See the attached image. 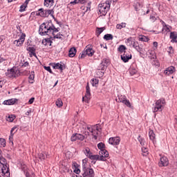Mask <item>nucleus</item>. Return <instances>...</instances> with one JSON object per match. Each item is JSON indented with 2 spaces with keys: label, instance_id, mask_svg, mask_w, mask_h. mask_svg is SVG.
<instances>
[{
  "label": "nucleus",
  "instance_id": "nucleus-1",
  "mask_svg": "<svg viewBox=\"0 0 177 177\" xmlns=\"http://www.w3.org/2000/svg\"><path fill=\"white\" fill-rule=\"evenodd\" d=\"M0 174L4 177L10 176L9 165L3 156H2V151L0 149Z\"/></svg>",
  "mask_w": 177,
  "mask_h": 177
},
{
  "label": "nucleus",
  "instance_id": "nucleus-2",
  "mask_svg": "<svg viewBox=\"0 0 177 177\" xmlns=\"http://www.w3.org/2000/svg\"><path fill=\"white\" fill-rule=\"evenodd\" d=\"M164 106H165V99L160 98V100H156L153 108V113L162 111V107H164Z\"/></svg>",
  "mask_w": 177,
  "mask_h": 177
},
{
  "label": "nucleus",
  "instance_id": "nucleus-3",
  "mask_svg": "<svg viewBox=\"0 0 177 177\" xmlns=\"http://www.w3.org/2000/svg\"><path fill=\"white\" fill-rule=\"evenodd\" d=\"M6 75L8 78H17V77L20 75V71L17 69L16 67H12L11 69L7 71Z\"/></svg>",
  "mask_w": 177,
  "mask_h": 177
},
{
  "label": "nucleus",
  "instance_id": "nucleus-4",
  "mask_svg": "<svg viewBox=\"0 0 177 177\" xmlns=\"http://www.w3.org/2000/svg\"><path fill=\"white\" fill-rule=\"evenodd\" d=\"M50 30L52 28L46 27V23H43L39 26V34L41 36L48 35V33L50 32Z\"/></svg>",
  "mask_w": 177,
  "mask_h": 177
},
{
  "label": "nucleus",
  "instance_id": "nucleus-5",
  "mask_svg": "<svg viewBox=\"0 0 177 177\" xmlns=\"http://www.w3.org/2000/svg\"><path fill=\"white\" fill-rule=\"evenodd\" d=\"M99 12L102 16H106L107 15V11L110 10V6L107 3H100L98 5Z\"/></svg>",
  "mask_w": 177,
  "mask_h": 177
},
{
  "label": "nucleus",
  "instance_id": "nucleus-6",
  "mask_svg": "<svg viewBox=\"0 0 177 177\" xmlns=\"http://www.w3.org/2000/svg\"><path fill=\"white\" fill-rule=\"evenodd\" d=\"M115 101L118 102V103H123V104H125L127 107H131V102L129 100H127L125 95H118Z\"/></svg>",
  "mask_w": 177,
  "mask_h": 177
},
{
  "label": "nucleus",
  "instance_id": "nucleus-7",
  "mask_svg": "<svg viewBox=\"0 0 177 177\" xmlns=\"http://www.w3.org/2000/svg\"><path fill=\"white\" fill-rule=\"evenodd\" d=\"M110 64V59L109 58H104L102 62L98 66V70H102V71H105L107 66Z\"/></svg>",
  "mask_w": 177,
  "mask_h": 177
},
{
  "label": "nucleus",
  "instance_id": "nucleus-8",
  "mask_svg": "<svg viewBox=\"0 0 177 177\" xmlns=\"http://www.w3.org/2000/svg\"><path fill=\"white\" fill-rule=\"evenodd\" d=\"M120 59L124 63H128L132 59V54L129 51H126L120 55Z\"/></svg>",
  "mask_w": 177,
  "mask_h": 177
},
{
  "label": "nucleus",
  "instance_id": "nucleus-9",
  "mask_svg": "<svg viewBox=\"0 0 177 177\" xmlns=\"http://www.w3.org/2000/svg\"><path fill=\"white\" fill-rule=\"evenodd\" d=\"M91 99V87H89V82H87L86 86V95L82 97V101L88 103V100Z\"/></svg>",
  "mask_w": 177,
  "mask_h": 177
},
{
  "label": "nucleus",
  "instance_id": "nucleus-10",
  "mask_svg": "<svg viewBox=\"0 0 177 177\" xmlns=\"http://www.w3.org/2000/svg\"><path fill=\"white\" fill-rule=\"evenodd\" d=\"M86 137L81 133H75L71 137V142H75L77 140H84Z\"/></svg>",
  "mask_w": 177,
  "mask_h": 177
},
{
  "label": "nucleus",
  "instance_id": "nucleus-11",
  "mask_svg": "<svg viewBox=\"0 0 177 177\" xmlns=\"http://www.w3.org/2000/svg\"><path fill=\"white\" fill-rule=\"evenodd\" d=\"M82 177H95V171L92 168H87L83 170Z\"/></svg>",
  "mask_w": 177,
  "mask_h": 177
},
{
  "label": "nucleus",
  "instance_id": "nucleus-12",
  "mask_svg": "<svg viewBox=\"0 0 177 177\" xmlns=\"http://www.w3.org/2000/svg\"><path fill=\"white\" fill-rule=\"evenodd\" d=\"M121 142V139L120 137H112L109 140V145H112V146H118L120 142Z\"/></svg>",
  "mask_w": 177,
  "mask_h": 177
},
{
  "label": "nucleus",
  "instance_id": "nucleus-13",
  "mask_svg": "<svg viewBox=\"0 0 177 177\" xmlns=\"http://www.w3.org/2000/svg\"><path fill=\"white\" fill-rule=\"evenodd\" d=\"M26 39V34L23 33L19 39L14 41V45L16 46H21L23 44H24V41Z\"/></svg>",
  "mask_w": 177,
  "mask_h": 177
},
{
  "label": "nucleus",
  "instance_id": "nucleus-14",
  "mask_svg": "<svg viewBox=\"0 0 177 177\" xmlns=\"http://www.w3.org/2000/svg\"><path fill=\"white\" fill-rule=\"evenodd\" d=\"M51 66L54 69L60 70L61 73H63V70L66 68V65H64V64H62L60 63H52Z\"/></svg>",
  "mask_w": 177,
  "mask_h": 177
},
{
  "label": "nucleus",
  "instance_id": "nucleus-15",
  "mask_svg": "<svg viewBox=\"0 0 177 177\" xmlns=\"http://www.w3.org/2000/svg\"><path fill=\"white\" fill-rule=\"evenodd\" d=\"M169 164L168 160V158L166 156H162L160 159V162H158L159 167H167Z\"/></svg>",
  "mask_w": 177,
  "mask_h": 177
},
{
  "label": "nucleus",
  "instance_id": "nucleus-16",
  "mask_svg": "<svg viewBox=\"0 0 177 177\" xmlns=\"http://www.w3.org/2000/svg\"><path fill=\"white\" fill-rule=\"evenodd\" d=\"M84 50L86 51V53H87V56H89L90 57H92L95 54V50L92 48L91 45L86 46Z\"/></svg>",
  "mask_w": 177,
  "mask_h": 177
},
{
  "label": "nucleus",
  "instance_id": "nucleus-17",
  "mask_svg": "<svg viewBox=\"0 0 177 177\" xmlns=\"http://www.w3.org/2000/svg\"><path fill=\"white\" fill-rule=\"evenodd\" d=\"M176 71V68L175 66H171L168 68H167L165 71H164V74H165V75H171L173 73H174Z\"/></svg>",
  "mask_w": 177,
  "mask_h": 177
},
{
  "label": "nucleus",
  "instance_id": "nucleus-18",
  "mask_svg": "<svg viewBox=\"0 0 177 177\" xmlns=\"http://www.w3.org/2000/svg\"><path fill=\"white\" fill-rule=\"evenodd\" d=\"M169 38L171 40V42L172 44H177V32L176 31H173L170 32V36Z\"/></svg>",
  "mask_w": 177,
  "mask_h": 177
},
{
  "label": "nucleus",
  "instance_id": "nucleus-19",
  "mask_svg": "<svg viewBox=\"0 0 177 177\" xmlns=\"http://www.w3.org/2000/svg\"><path fill=\"white\" fill-rule=\"evenodd\" d=\"M17 99L16 98H12L10 100H6L3 102V104H5L6 106H13L16 102H17Z\"/></svg>",
  "mask_w": 177,
  "mask_h": 177
},
{
  "label": "nucleus",
  "instance_id": "nucleus-20",
  "mask_svg": "<svg viewBox=\"0 0 177 177\" xmlns=\"http://www.w3.org/2000/svg\"><path fill=\"white\" fill-rule=\"evenodd\" d=\"M76 53H77V48H75V47H72L69 50L68 56H69V57H74V56H75Z\"/></svg>",
  "mask_w": 177,
  "mask_h": 177
},
{
  "label": "nucleus",
  "instance_id": "nucleus-21",
  "mask_svg": "<svg viewBox=\"0 0 177 177\" xmlns=\"http://www.w3.org/2000/svg\"><path fill=\"white\" fill-rule=\"evenodd\" d=\"M149 136L150 140L154 143L156 142V133H154V131L153 130H150L149 132Z\"/></svg>",
  "mask_w": 177,
  "mask_h": 177
},
{
  "label": "nucleus",
  "instance_id": "nucleus-22",
  "mask_svg": "<svg viewBox=\"0 0 177 177\" xmlns=\"http://www.w3.org/2000/svg\"><path fill=\"white\" fill-rule=\"evenodd\" d=\"M26 50H28V52H30V57L31 55H32V56H35V57H37V54L35 53V49L34 47H27Z\"/></svg>",
  "mask_w": 177,
  "mask_h": 177
},
{
  "label": "nucleus",
  "instance_id": "nucleus-23",
  "mask_svg": "<svg viewBox=\"0 0 177 177\" xmlns=\"http://www.w3.org/2000/svg\"><path fill=\"white\" fill-rule=\"evenodd\" d=\"M17 129V127H14L11 129V131H10L9 140H10V143H11L12 146H13V135H14L13 131Z\"/></svg>",
  "mask_w": 177,
  "mask_h": 177
},
{
  "label": "nucleus",
  "instance_id": "nucleus-24",
  "mask_svg": "<svg viewBox=\"0 0 177 177\" xmlns=\"http://www.w3.org/2000/svg\"><path fill=\"white\" fill-rule=\"evenodd\" d=\"M36 16H40V17H46L45 14V10L44 8H39L36 13Z\"/></svg>",
  "mask_w": 177,
  "mask_h": 177
},
{
  "label": "nucleus",
  "instance_id": "nucleus-25",
  "mask_svg": "<svg viewBox=\"0 0 177 177\" xmlns=\"http://www.w3.org/2000/svg\"><path fill=\"white\" fill-rule=\"evenodd\" d=\"M42 44L44 45H45V46H46L48 45V44H50V46H52V44H53V41H52V39L49 37V38H46L44 39H43L42 41Z\"/></svg>",
  "mask_w": 177,
  "mask_h": 177
},
{
  "label": "nucleus",
  "instance_id": "nucleus-26",
  "mask_svg": "<svg viewBox=\"0 0 177 177\" xmlns=\"http://www.w3.org/2000/svg\"><path fill=\"white\" fill-rule=\"evenodd\" d=\"M126 50H127V47L124 45H120L118 48V52H120V54L125 53V52H127Z\"/></svg>",
  "mask_w": 177,
  "mask_h": 177
},
{
  "label": "nucleus",
  "instance_id": "nucleus-27",
  "mask_svg": "<svg viewBox=\"0 0 177 177\" xmlns=\"http://www.w3.org/2000/svg\"><path fill=\"white\" fill-rule=\"evenodd\" d=\"M84 153L88 158H91V156H92V152H91V149L89 147H86L85 150H84Z\"/></svg>",
  "mask_w": 177,
  "mask_h": 177
},
{
  "label": "nucleus",
  "instance_id": "nucleus-28",
  "mask_svg": "<svg viewBox=\"0 0 177 177\" xmlns=\"http://www.w3.org/2000/svg\"><path fill=\"white\" fill-rule=\"evenodd\" d=\"M38 158L40 161H44V160H46V158H48V155H46V153H40L38 154Z\"/></svg>",
  "mask_w": 177,
  "mask_h": 177
},
{
  "label": "nucleus",
  "instance_id": "nucleus-29",
  "mask_svg": "<svg viewBox=\"0 0 177 177\" xmlns=\"http://www.w3.org/2000/svg\"><path fill=\"white\" fill-rule=\"evenodd\" d=\"M106 30V28L102 27V28H96V35L97 37H99V35L102 34V32H104V30Z\"/></svg>",
  "mask_w": 177,
  "mask_h": 177
},
{
  "label": "nucleus",
  "instance_id": "nucleus-30",
  "mask_svg": "<svg viewBox=\"0 0 177 177\" xmlns=\"http://www.w3.org/2000/svg\"><path fill=\"white\" fill-rule=\"evenodd\" d=\"M100 156H104V157H109V151H107V150L106 149H102L101 151H100L99 153Z\"/></svg>",
  "mask_w": 177,
  "mask_h": 177
},
{
  "label": "nucleus",
  "instance_id": "nucleus-31",
  "mask_svg": "<svg viewBox=\"0 0 177 177\" xmlns=\"http://www.w3.org/2000/svg\"><path fill=\"white\" fill-rule=\"evenodd\" d=\"M46 17H49V15H55V10H45Z\"/></svg>",
  "mask_w": 177,
  "mask_h": 177
},
{
  "label": "nucleus",
  "instance_id": "nucleus-32",
  "mask_svg": "<svg viewBox=\"0 0 177 177\" xmlns=\"http://www.w3.org/2000/svg\"><path fill=\"white\" fill-rule=\"evenodd\" d=\"M91 133L93 134V138L96 140H97V135H99V133H97V131L95 129H91Z\"/></svg>",
  "mask_w": 177,
  "mask_h": 177
},
{
  "label": "nucleus",
  "instance_id": "nucleus-33",
  "mask_svg": "<svg viewBox=\"0 0 177 177\" xmlns=\"http://www.w3.org/2000/svg\"><path fill=\"white\" fill-rule=\"evenodd\" d=\"M113 38V35L111 34H106L104 36V39H105V41H111Z\"/></svg>",
  "mask_w": 177,
  "mask_h": 177
},
{
  "label": "nucleus",
  "instance_id": "nucleus-34",
  "mask_svg": "<svg viewBox=\"0 0 177 177\" xmlns=\"http://www.w3.org/2000/svg\"><path fill=\"white\" fill-rule=\"evenodd\" d=\"M139 40L142 41V42H149V37H146L145 35H141L139 37Z\"/></svg>",
  "mask_w": 177,
  "mask_h": 177
},
{
  "label": "nucleus",
  "instance_id": "nucleus-35",
  "mask_svg": "<svg viewBox=\"0 0 177 177\" xmlns=\"http://www.w3.org/2000/svg\"><path fill=\"white\" fill-rule=\"evenodd\" d=\"M140 8H142V5L139 2H136L134 4V9L136 12H139L140 10Z\"/></svg>",
  "mask_w": 177,
  "mask_h": 177
},
{
  "label": "nucleus",
  "instance_id": "nucleus-36",
  "mask_svg": "<svg viewBox=\"0 0 177 177\" xmlns=\"http://www.w3.org/2000/svg\"><path fill=\"white\" fill-rule=\"evenodd\" d=\"M138 73V69L134 67H131L129 69L130 75H135Z\"/></svg>",
  "mask_w": 177,
  "mask_h": 177
},
{
  "label": "nucleus",
  "instance_id": "nucleus-37",
  "mask_svg": "<svg viewBox=\"0 0 177 177\" xmlns=\"http://www.w3.org/2000/svg\"><path fill=\"white\" fill-rule=\"evenodd\" d=\"M125 27H127L126 23H121L116 25V28L118 30H121V28H125Z\"/></svg>",
  "mask_w": 177,
  "mask_h": 177
},
{
  "label": "nucleus",
  "instance_id": "nucleus-38",
  "mask_svg": "<svg viewBox=\"0 0 177 177\" xmlns=\"http://www.w3.org/2000/svg\"><path fill=\"white\" fill-rule=\"evenodd\" d=\"M138 140L140 142L141 146H145V145H146V140H145V138H140V135L138 136Z\"/></svg>",
  "mask_w": 177,
  "mask_h": 177
},
{
  "label": "nucleus",
  "instance_id": "nucleus-39",
  "mask_svg": "<svg viewBox=\"0 0 177 177\" xmlns=\"http://www.w3.org/2000/svg\"><path fill=\"white\" fill-rule=\"evenodd\" d=\"M86 56H88V54L86 53V51L84 50L79 55V59H85Z\"/></svg>",
  "mask_w": 177,
  "mask_h": 177
},
{
  "label": "nucleus",
  "instance_id": "nucleus-40",
  "mask_svg": "<svg viewBox=\"0 0 177 177\" xmlns=\"http://www.w3.org/2000/svg\"><path fill=\"white\" fill-rule=\"evenodd\" d=\"M97 147L100 151H102L104 150V149L106 148V145L103 142H100L97 144Z\"/></svg>",
  "mask_w": 177,
  "mask_h": 177
},
{
  "label": "nucleus",
  "instance_id": "nucleus-41",
  "mask_svg": "<svg viewBox=\"0 0 177 177\" xmlns=\"http://www.w3.org/2000/svg\"><path fill=\"white\" fill-rule=\"evenodd\" d=\"M142 156H144V157H146V156L149 154V151L147 150V148L145 147L142 148Z\"/></svg>",
  "mask_w": 177,
  "mask_h": 177
},
{
  "label": "nucleus",
  "instance_id": "nucleus-42",
  "mask_svg": "<svg viewBox=\"0 0 177 177\" xmlns=\"http://www.w3.org/2000/svg\"><path fill=\"white\" fill-rule=\"evenodd\" d=\"M0 146H1V147L6 146V140H5V138H0Z\"/></svg>",
  "mask_w": 177,
  "mask_h": 177
},
{
  "label": "nucleus",
  "instance_id": "nucleus-43",
  "mask_svg": "<svg viewBox=\"0 0 177 177\" xmlns=\"http://www.w3.org/2000/svg\"><path fill=\"white\" fill-rule=\"evenodd\" d=\"M56 106L57 107H62L63 106V102L62 101V99L59 98L57 99V100L56 101Z\"/></svg>",
  "mask_w": 177,
  "mask_h": 177
},
{
  "label": "nucleus",
  "instance_id": "nucleus-44",
  "mask_svg": "<svg viewBox=\"0 0 177 177\" xmlns=\"http://www.w3.org/2000/svg\"><path fill=\"white\" fill-rule=\"evenodd\" d=\"M15 118H16V116L14 115H9L7 118V121L9 122H13L15 121Z\"/></svg>",
  "mask_w": 177,
  "mask_h": 177
},
{
  "label": "nucleus",
  "instance_id": "nucleus-45",
  "mask_svg": "<svg viewBox=\"0 0 177 177\" xmlns=\"http://www.w3.org/2000/svg\"><path fill=\"white\" fill-rule=\"evenodd\" d=\"M55 3V0H44V6H49V3Z\"/></svg>",
  "mask_w": 177,
  "mask_h": 177
},
{
  "label": "nucleus",
  "instance_id": "nucleus-46",
  "mask_svg": "<svg viewBox=\"0 0 177 177\" xmlns=\"http://www.w3.org/2000/svg\"><path fill=\"white\" fill-rule=\"evenodd\" d=\"M91 84H92L93 86H97V84H99V80L92 79Z\"/></svg>",
  "mask_w": 177,
  "mask_h": 177
},
{
  "label": "nucleus",
  "instance_id": "nucleus-47",
  "mask_svg": "<svg viewBox=\"0 0 177 177\" xmlns=\"http://www.w3.org/2000/svg\"><path fill=\"white\" fill-rule=\"evenodd\" d=\"M63 35L60 32H58L55 36H54V38H56V39H61V41H63Z\"/></svg>",
  "mask_w": 177,
  "mask_h": 177
},
{
  "label": "nucleus",
  "instance_id": "nucleus-48",
  "mask_svg": "<svg viewBox=\"0 0 177 177\" xmlns=\"http://www.w3.org/2000/svg\"><path fill=\"white\" fill-rule=\"evenodd\" d=\"M131 45H133V48H134V49H136L139 46V42L131 41Z\"/></svg>",
  "mask_w": 177,
  "mask_h": 177
},
{
  "label": "nucleus",
  "instance_id": "nucleus-49",
  "mask_svg": "<svg viewBox=\"0 0 177 177\" xmlns=\"http://www.w3.org/2000/svg\"><path fill=\"white\" fill-rule=\"evenodd\" d=\"M136 50L139 52L140 55H142V52H143V48H142V45L138 44V46L136 48Z\"/></svg>",
  "mask_w": 177,
  "mask_h": 177
},
{
  "label": "nucleus",
  "instance_id": "nucleus-50",
  "mask_svg": "<svg viewBox=\"0 0 177 177\" xmlns=\"http://www.w3.org/2000/svg\"><path fill=\"white\" fill-rule=\"evenodd\" d=\"M26 177H35V174L34 173H30L28 171L25 172Z\"/></svg>",
  "mask_w": 177,
  "mask_h": 177
},
{
  "label": "nucleus",
  "instance_id": "nucleus-51",
  "mask_svg": "<svg viewBox=\"0 0 177 177\" xmlns=\"http://www.w3.org/2000/svg\"><path fill=\"white\" fill-rule=\"evenodd\" d=\"M94 129H96L97 132H100L102 131V127H100V124H97L94 126Z\"/></svg>",
  "mask_w": 177,
  "mask_h": 177
},
{
  "label": "nucleus",
  "instance_id": "nucleus-52",
  "mask_svg": "<svg viewBox=\"0 0 177 177\" xmlns=\"http://www.w3.org/2000/svg\"><path fill=\"white\" fill-rule=\"evenodd\" d=\"M90 160H99V155H93L91 154V156H90Z\"/></svg>",
  "mask_w": 177,
  "mask_h": 177
},
{
  "label": "nucleus",
  "instance_id": "nucleus-53",
  "mask_svg": "<svg viewBox=\"0 0 177 177\" xmlns=\"http://www.w3.org/2000/svg\"><path fill=\"white\" fill-rule=\"evenodd\" d=\"M27 8V6H25L24 4H22L19 8V12H26V8Z\"/></svg>",
  "mask_w": 177,
  "mask_h": 177
},
{
  "label": "nucleus",
  "instance_id": "nucleus-54",
  "mask_svg": "<svg viewBox=\"0 0 177 177\" xmlns=\"http://www.w3.org/2000/svg\"><path fill=\"white\" fill-rule=\"evenodd\" d=\"M106 158H107V157L100 155V156H99L98 161H106Z\"/></svg>",
  "mask_w": 177,
  "mask_h": 177
},
{
  "label": "nucleus",
  "instance_id": "nucleus-55",
  "mask_svg": "<svg viewBox=\"0 0 177 177\" xmlns=\"http://www.w3.org/2000/svg\"><path fill=\"white\" fill-rule=\"evenodd\" d=\"M35 77V73L34 71H32L28 78L29 80H32V81H33Z\"/></svg>",
  "mask_w": 177,
  "mask_h": 177
},
{
  "label": "nucleus",
  "instance_id": "nucleus-56",
  "mask_svg": "<svg viewBox=\"0 0 177 177\" xmlns=\"http://www.w3.org/2000/svg\"><path fill=\"white\" fill-rule=\"evenodd\" d=\"M44 70H46V71H48L50 74H53V71H52V69L50 68V66H44Z\"/></svg>",
  "mask_w": 177,
  "mask_h": 177
},
{
  "label": "nucleus",
  "instance_id": "nucleus-57",
  "mask_svg": "<svg viewBox=\"0 0 177 177\" xmlns=\"http://www.w3.org/2000/svg\"><path fill=\"white\" fill-rule=\"evenodd\" d=\"M174 52H175V50H174V47L169 46L168 48V53L169 55H172V54H174Z\"/></svg>",
  "mask_w": 177,
  "mask_h": 177
},
{
  "label": "nucleus",
  "instance_id": "nucleus-58",
  "mask_svg": "<svg viewBox=\"0 0 177 177\" xmlns=\"http://www.w3.org/2000/svg\"><path fill=\"white\" fill-rule=\"evenodd\" d=\"M149 55H151V56H149V57L153 60L154 59H157V56L156 55V53H149Z\"/></svg>",
  "mask_w": 177,
  "mask_h": 177
},
{
  "label": "nucleus",
  "instance_id": "nucleus-59",
  "mask_svg": "<svg viewBox=\"0 0 177 177\" xmlns=\"http://www.w3.org/2000/svg\"><path fill=\"white\" fill-rule=\"evenodd\" d=\"M97 74H100L101 77H103L104 75V71L100 70L99 68H97Z\"/></svg>",
  "mask_w": 177,
  "mask_h": 177
},
{
  "label": "nucleus",
  "instance_id": "nucleus-60",
  "mask_svg": "<svg viewBox=\"0 0 177 177\" xmlns=\"http://www.w3.org/2000/svg\"><path fill=\"white\" fill-rule=\"evenodd\" d=\"M75 169L73 171V172H75V174H76L77 175H79V174H81V170L80 169H77V166H75Z\"/></svg>",
  "mask_w": 177,
  "mask_h": 177
},
{
  "label": "nucleus",
  "instance_id": "nucleus-61",
  "mask_svg": "<svg viewBox=\"0 0 177 177\" xmlns=\"http://www.w3.org/2000/svg\"><path fill=\"white\" fill-rule=\"evenodd\" d=\"M88 167H86V162H82V171L87 169Z\"/></svg>",
  "mask_w": 177,
  "mask_h": 177
},
{
  "label": "nucleus",
  "instance_id": "nucleus-62",
  "mask_svg": "<svg viewBox=\"0 0 177 177\" xmlns=\"http://www.w3.org/2000/svg\"><path fill=\"white\" fill-rule=\"evenodd\" d=\"M21 168L22 171H24V174H26V169H27V166L26 165H21Z\"/></svg>",
  "mask_w": 177,
  "mask_h": 177
},
{
  "label": "nucleus",
  "instance_id": "nucleus-63",
  "mask_svg": "<svg viewBox=\"0 0 177 177\" xmlns=\"http://www.w3.org/2000/svg\"><path fill=\"white\" fill-rule=\"evenodd\" d=\"M149 19L151 20V21H153V23H154L156 20H157V19L153 15H150Z\"/></svg>",
  "mask_w": 177,
  "mask_h": 177
},
{
  "label": "nucleus",
  "instance_id": "nucleus-64",
  "mask_svg": "<svg viewBox=\"0 0 177 177\" xmlns=\"http://www.w3.org/2000/svg\"><path fill=\"white\" fill-rule=\"evenodd\" d=\"M29 63L28 62H25L23 64H22V67H28L29 66Z\"/></svg>",
  "mask_w": 177,
  "mask_h": 177
}]
</instances>
